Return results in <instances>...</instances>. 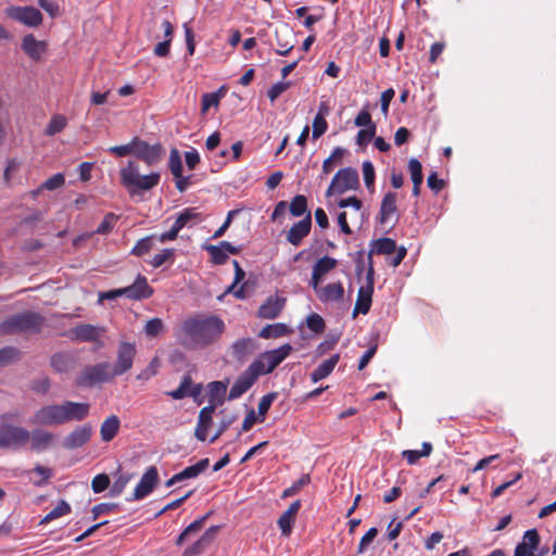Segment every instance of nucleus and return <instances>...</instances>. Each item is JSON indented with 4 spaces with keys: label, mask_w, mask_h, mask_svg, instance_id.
Returning a JSON list of instances; mask_svg holds the SVG:
<instances>
[{
    "label": "nucleus",
    "mask_w": 556,
    "mask_h": 556,
    "mask_svg": "<svg viewBox=\"0 0 556 556\" xmlns=\"http://www.w3.org/2000/svg\"><path fill=\"white\" fill-rule=\"evenodd\" d=\"M104 332L105 329L103 327L90 324H79L70 330L68 337L73 341L91 342L96 344L97 349H102L104 343L101 340V337Z\"/></svg>",
    "instance_id": "obj_9"
},
{
    "label": "nucleus",
    "mask_w": 556,
    "mask_h": 556,
    "mask_svg": "<svg viewBox=\"0 0 556 556\" xmlns=\"http://www.w3.org/2000/svg\"><path fill=\"white\" fill-rule=\"evenodd\" d=\"M5 14L28 27H37L42 23L41 12L34 7L12 5L5 9Z\"/></svg>",
    "instance_id": "obj_10"
},
{
    "label": "nucleus",
    "mask_w": 556,
    "mask_h": 556,
    "mask_svg": "<svg viewBox=\"0 0 556 556\" xmlns=\"http://www.w3.org/2000/svg\"><path fill=\"white\" fill-rule=\"evenodd\" d=\"M291 86L290 81H278L271 86L268 90L267 96L271 102H274L281 93H283Z\"/></svg>",
    "instance_id": "obj_62"
},
{
    "label": "nucleus",
    "mask_w": 556,
    "mask_h": 556,
    "mask_svg": "<svg viewBox=\"0 0 556 556\" xmlns=\"http://www.w3.org/2000/svg\"><path fill=\"white\" fill-rule=\"evenodd\" d=\"M338 261L330 256H323L313 266L309 285L313 289H317L324 277L337 267Z\"/></svg>",
    "instance_id": "obj_16"
},
{
    "label": "nucleus",
    "mask_w": 556,
    "mask_h": 556,
    "mask_svg": "<svg viewBox=\"0 0 556 556\" xmlns=\"http://www.w3.org/2000/svg\"><path fill=\"white\" fill-rule=\"evenodd\" d=\"M276 35L278 40V49L276 50V53L279 55H287L293 49V45L288 40L282 41L280 39V35L292 36L291 30L285 27L280 33L277 31Z\"/></svg>",
    "instance_id": "obj_52"
},
{
    "label": "nucleus",
    "mask_w": 556,
    "mask_h": 556,
    "mask_svg": "<svg viewBox=\"0 0 556 556\" xmlns=\"http://www.w3.org/2000/svg\"><path fill=\"white\" fill-rule=\"evenodd\" d=\"M252 339H240L232 344V353L235 357L241 359L252 349Z\"/></svg>",
    "instance_id": "obj_47"
},
{
    "label": "nucleus",
    "mask_w": 556,
    "mask_h": 556,
    "mask_svg": "<svg viewBox=\"0 0 556 556\" xmlns=\"http://www.w3.org/2000/svg\"><path fill=\"white\" fill-rule=\"evenodd\" d=\"M372 268L370 267L367 274V283L366 286H362L357 292V299L355 303V307L353 311V316L355 317L357 314H367L371 306V296L374 292V279H372Z\"/></svg>",
    "instance_id": "obj_13"
},
{
    "label": "nucleus",
    "mask_w": 556,
    "mask_h": 556,
    "mask_svg": "<svg viewBox=\"0 0 556 556\" xmlns=\"http://www.w3.org/2000/svg\"><path fill=\"white\" fill-rule=\"evenodd\" d=\"M164 330V324L160 318H153L147 321L144 326V332L147 337L155 338L160 336Z\"/></svg>",
    "instance_id": "obj_51"
},
{
    "label": "nucleus",
    "mask_w": 556,
    "mask_h": 556,
    "mask_svg": "<svg viewBox=\"0 0 556 556\" xmlns=\"http://www.w3.org/2000/svg\"><path fill=\"white\" fill-rule=\"evenodd\" d=\"M75 365V357L66 352L55 353L51 357V366L59 372H67Z\"/></svg>",
    "instance_id": "obj_31"
},
{
    "label": "nucleus",
    "mask_w": 556,
    "mask_h": 556,
    "mask_svg": "<svg viewBox=\"0 0 556 556\" xmlns=\"http://www.w3.org/2000/svg\"><path fill=\"white\" fill-rule=\"evenodd\" d=\"M30 439V432L23 428L13 425H0V447L18 450L25 446Z\"/></svg>",
    "instance_id": "obj_7"
},
{
    "label": "nucleus",
    "mask_w": 556,
    "mask_h": 556,
    "mask_svg": "<svg viewBox=\"0 0 556 556\" xmlns=\"http://www.w3.org/2000/svg\"><path fill=\"white\" fill-rule=\"evenodd\" d=\"M317 298L324 302H338L343 299L344 288L341 282H331L324 287L317 286V289H314Z\"/></svg>",
    "instance_id": "obj_21"
},
{
    "label": "nucleus",
    "mask_w": 556,
    "mask_h": 556,
    "mask_svg": "<svg viewBox=\"0 0 556 556\" xmlns=\"http://www.w3.org/2000/svg\"><path fill=\"white\" fill-rule=\"evenodd\" d=\"M115 377L112 365L109 363H99L87 366L78 376L77 384L81 387H92L97 383L106 382Z\"/></svg>",
    "instance_id": "obj_8"
},
{
    "label": "nucleus",
    "mask_w": 556,
    "mask_h": 556,
    "mask_svg": "<svg viewBox=\"0 0 556 556\" xmlns=\"http://www.w3.org/2000/svg\"><path fill=\"white\" fill-rule=\"evenodd\" d=\"M328 124L326 122V118L321 116H315L313 121V132L312 137L313 139H318L320 136H323L327 130Z\"/></svg>",
    "instance_id": "obj_61"
},
{
    "label": "nucleus",
    "mask_w": 556,
    "mask_h": 556,
    "mask_svg": "<svg viewBox=\"0 0 556 556\" xmlns=\"http://www.w3.org/2000/svg\"><path fill=\"white\" fill-rule=\"evenodd\" d=\"M225 89L220 88L216 92L204 93L202 96V113L205 114L211 108H218L219 101L225 96Z\"/></svg>",
    "instance_id": "obj_38"
},
{
    "label": "nucleus",
    "mask_w": 556,
    "mask_h": 556,
    "mask_svg": "<svg viewBox=\"0 0 556 556\" xmlns=\"http://www.w3.org/2000/svg\"><path fill=\"white\" fill-rule=\"evenodd\" d=\"M290 213L295 216V217H299V216H302L306 213L307 211V200L304 195L302 194H298L295 195L291 203H290Z\"/></svg>",
    "instance_id": "obj_42"
},
{
    "label": "nucleus",
    "mask_w": 556,
    "mask_h": 556,
    "mask_svg": "<svg viewBox=\"0 0 556 556\" xmlns=\"http://www.w3.org/2000/svg\"><path fill=\"white\" fill-rule=\"evenodd\" d=\"M38 4L52 18L60 15V7L53 0H38Z\"/></svg>",
    "instance_id": "obj_64"
},
{
    "label": "nucleus",
    "mask_w": 556,
    "mask_h": 556,
    "mask_svg": "<svg viewBox=\"0 0 556 556\" xmlns=\"http://www.w3.org/2000/svg\"><path fill=\"white\" fill-rule=\"evenodd\" d=\"M224 329V321L216 316H194L182 323L178 338L184 346L197 349L213 343Z\"/></svg>",
    "instance_id": "obj_1"
},
{
    "label": "nucleus",
    "mask_w": 556,
    "mask_h": 556,
    "mask_svg": "<svg viewBox=\"0 0 556 556\" xmlns=\"http://www.w3.org/2000/svg\"><path fill=\"white\" fill-rule=\"evenodd\" d=\"M67 125V118L64 115L55 114L51 117L45 129L47 136H54L61 132Z\"/></svg>",
    "instance_id": "obj_39"
},
{
    "label": "nucleus",
    "mask_w": 556,
    "mask_h": 556,
    "mask_svg": "<svg viewBox=\"0 0 556 556\" xmlns=\"http://www.w3.org/2000/svg\"><path fill=\"white\" fill-rule=\"evenodd\" d=\"M203 249L210 253L212 261L215 264H224L228 258L226 251L220 247V244H218V245L207 244V245H204Z\"/></svg>",
    "instance_id": "obj_48"
},
{
    "label": "nucleus",
    "mask_w": 556,
    "mask_h": 556,
    "mask_svg": "<svg viewBox=\"0 0 556 556\" xmlns=\"http://www.w3.org/2000/svg\"><path fill=\"white\" fill-rule=\"evenodd\" d=\"M159 481V472L156 467L151 466L141 477L139 483L136 485L132 501H140L148 496L155 488Z\"/></svg>",
    "instance_id": "obj_14"
},
{
    "label": "nucleus",
    "mask_w": 556,
    "mask_h": 556,
    "mask_svg": "<svg viewBox=\"0 0 556 556\" xmlns=\"http://www.w3.org/2000/svg\"><path fill=\"white\" fill-rule=\"evenodd\" d=\"M110 485V478L105 473L97 475L91 482V486L94 493H101Z\"/></svg>",
    "instance_id": "obj_60"
},
{
    "label": "nucleus",
    "mask_w": 556,
    "mask_h": 556,
    "mask_svg": "<svg viewBox=\"0 0 556 556\" xmlns=\"http://www.w3.org/2000/svg\"><path fill=\"white\" fill-rule=\"evenodd\" d=\"M340 359L339 354H333L330 358L324 361L318 367L312 372L311 378L313 382H318L319 380L328 377L337 366Z\"/></svg>",
    "instance_id": "obj_30"
},
{
    "label": "nucleus",
    "mask_w": 556,
    "mask_h": 556,
    "mask_svg": "<svg viewBox=\"0 0 556 556\" xmlns=\"http://www.w3.org/2000/svg\"><path fill=\"white\" fill-rule=\"evenodd\" d=\"M226 392H227V382H224V381L211 382L208 384L210 404H214L215 406L218 404H223Z\"/></svg>",
    "instance_id": "obj_36"
},
{
    "label": "nucleus",
    "mask_w": 556,
    "mask_h": 556,
    "mask_svg": "<svg viewBox=\"0 0 556 556\" xmlns=\"http://www.w3.org/2000/svg\"><path fill=\"white\" fill-rule=\"evenodd\" d=\"M43 318L34 312L16 314L0 324V332H37L40 330Z\"/></svg>",
    "instance_id": "obj_4"
},
{
    "label": "nucleus",
    "mask_w": 556,
    "mask_h": 556,
    "mask_svg": "<svg viewBox=\"0 0 556 556\" xmlns=\"http://www.w3.org/2000/svg\"><path fill=\"white\" fill-rule=\"evenodd\" d=\"M90 405L84 402L63 401L41 406L31 417V424L40 427L81 421L89 415Z\"/></svg>",
    "instance_id": "obj_2"
},
{
    "label": "nucleus",
    "mask_w": 556,
    "mask_h": 556,
    "mask_svg": "<svg viewBox=\"0 0 556 556\" xmlns=\"http://www.w3.org/2000/svg\"><path fill=\"white\" fill-rule=\"evenodd\" d=\"M30 432V448L35 452H43L52 446L54 441V435L48 430L45 429H35Z\"/></svg>",
    "instance_id": "obj_22"
},
{
    "label": "nucleus",
    "mask_w": 556,
    "mask_h": 556,
    "mask_svg": "<svg viewBox=\"0 0 556 556\" xmlns=\"http://www.w3.org/2000/svg\"><path fill=\"white\" fill-rule=\"evenodd\" d=\"M210 460L207 458L199 460L197 464L185 468L182 471L176 473V480L179 482L197 478L208 467Z\"/></svg>",
    "instance_id": "obj_33"
},
{
    "label": "nucleus",
    "mask_w": 556,
    "mask_h": 556,
    "mask_svg": "<svg viewBox=\"0 0 556 556\" xmlns=\"http://www.w3.org/2000/svg\"><path fill=\"white\" fill-rule=\"evenodd\" d=\"M521 543L536 551L540 543V536L538 534V531L535 529L526 531Z\"/></svg>",
    "instance_id": "obj_63"
},
{
    "label": "nucleus",
    "mask_w": 556,
    "mask_h": 556,
    "mask_svg": "<svg viewBox=\"0 0 556 556\" xmlns=\"http://www.w3.org/2000/svg\"><path fill=\"white\" fill-rule=\"evenodd\" d=\"M119 175L122 185L131 195L153 189L161 179L159 173L141 175L139 165L132 161H129L126 166L121 168Z\"/></svg>",
    "instance_id": "obj_3"
},
{
    "label": "nucleus",
    "mask_w": 556,
    "mask_h": 556,
    "mask_svg": "<svg viewBox=\"0 0 556 556\" xmlns=\"http://www.w3.org/2000/svg\"><path fill=\"white\" fill-rule=\"evenodd\" d=\"M136 353L137 349L134 343L122 341L118 344L116 362L112 366L115 376H121L132 367Z\"/></svg>",
    "instance_id": "obj_11"
},
{
    "label": "nucleus",
    "mask_w": 556,
    "mask_h": 556,
    "mask_svg": "<svg viewBox=\"0 0 556 556\" xmlns=\"http://www.w3.org/2000/svg\"><path fill=\"white\" fill-rule=\"evenodd\" d=\"M160 367V361L157 357H154L147 368H144L138 376L139 380H149L151 377L155 376Z\"/></svg>",
    "instance_id": "obj_59"
},
{
    "label": "nucleus",
    "mask_w": 556,
    "mask_h": 556,
    "mask_svg": "<svg viewBox=\"0 0 556 556\" xmlns=\"http://www.w3.org/2000/svg\"><path fill=\"white\" fill-rule=\"evenodd\" d=\"M155 236H149L139 240L131 250V254L136 256H142L148 253L154 247Z\"/></svg>",
    "instance_id": "obj_45"
},
{
    "label": "nucleus",
    "mask_w": 556,
    "mask_h": 556,
    "mask_svg": "<svg viewBox=\"0 0 556 556\" xmlns=\"http://www.w3.org/2000/svg\"><path fill=\"white\" fill-rule=\"evenodd\" d=\"M153 293L152 288L149 286L148 280L143 276H138L132 285L124 288V295L131 300H142L151 296Z\"/></svg>",
    "instance_id": "obj_20"
},
{
    "label": "nucleus",
    "mask_w": 556,
    "mask_h": 556,
    "mask_svg": "<svg viewBox=\"0 0 556 556\" xmlns=\"http://www.w3.org/2000/svg\"><path fill=\"white\" fill-rule=\"evenodd\" d=\"M169 169L174 177H180L182 174V163L179 152L176 149L170 151L169 155Z\"/></svg>",
    "instance_id": "obj_54"
},
{
    "label": "nucleus",
    "mask_w": 556,
    "mask_h": 556,
    "mask_svg": "<svg viewBox=\"0 0 556 556\" xmlns=\"http://www.w3.org/2000/svg\"><path fill=\"white\" fill-rule=\"evenodd\" d=\"M92 435V427L89 425L78 426L73 429L63 440V447L75 450L86 445Z\"/></svg>",
    "instance_id": "obj_15"
},
{
    "label": "nucleus",
    "mask_w": 556,
    "mask_h": 556,
    "mask_svg": "<svg viewBox=\"0 0 556 556\" xmlns=\"http://www.w3.org/2000/svg\"><path fill=\"white\" fill-rule=\"evenodd\" d=\"M121 420L116 415L109 416L100 427V434L103 442L112 441L118 433Z\"/></svg>",
    "instance_id": "obj_29"
},
{
    "label": "nucleus",
    "mask_w": 556,
    "mask_h": 556,
    "mask_svg": "<svg viewBox=\"0 0 556 556\" xmlns=\"http://www.w3.org/2000/svg\"><path fill=\"white\" fill-rule=\"evenodd\" d=\"M22 48L24 52L33 60H39L46 49L43 41H38L31 34L23 38Z\"/></svg>",
    "instance_id": "obj_28"
},
{
    "label": "nucleus",
    "mask_w": 556,
    "mask_h": 556,
    "mask_svg": "<svg viewBox=\"0 0 556 556\" xmlns=\"http://www.w3.org/2000/svg\"><path fill=\"white\" fill-rule=\"evenodd\" d=\"M312 228V216L307 213L303 219L295 223L287 232V240L294 247H299Z\"/></svg>",
    "instance_id": "obj_19"
},
{
    "label": "nucleus",
    "mask_w": 556,
    "mask_h": 556,
    "mask_svg": "<svg viewBox=\"0 0 556 556\" xmlns=\"http://www.w3.org/2000/svg\"><path fill=\"white\" fill-rule=\"evenodd\" d=\"M233 266H235V280H233L232 285L227 288L225 293H233V295L237 299L242 300L245 298L244 288H243V286H241L239 289H237V285L244 279L245 273L241 268L238 261H233Z\"/></svg>",
    "instance_id": "obj_34"
},
{
    "label": "nucleus",
    "mask_w": 556,
    "mask_h": 556,
    "mask_svg": "<svg viewBox=\"0 0 556 556\" xmlns=\"http://www.w3.org/2000/svg\"><path fill=\"white\" fill-rule=\"evenodd\" d=\"M130 479L131 476L128 473H123L119 477H117L114 483L112 484L111 494L113 496H118L119 494H122Z\"/></svg>",
    "instance_id": "obj_57"
},
{
    "label": "nucleus",
    "mask_w": 556,
    "mask_h": 556,
    "mask_svg": "<svg viewBox=\"0 0 556 556\" xmlns=\"http://www.w3.org/2000/svg\"><path fill=\"white\" fill-rule=\"evenodd\" d=\"M359 187L358 173L355 168L345 167L340 169L331 180L326 197L342 194L350 190H356Z\"/></svg>",
    "instance_id": "obj_6"
},
{
    "label": "nucleus",
    "mask_w": 556,
    "mask_h": 556,
    "mask_svg": "<svg viewBox=\"0 0 556 556\" xmlns=\"http://www.w3.org/2000/svg\"><path fill=\"white\" fill-rule=\"evenodd\" d=\"M338 206L341 207V208L349 207V206L353 207V210H354V219L358 220V222L363 220V213L361 212V210L363 207V203L356 197H350L348 199L340 200L338 202Z\"/></svg>",
    "instance_id": "obj_41"
},
{
    "label": "nucleus",
    "mask_w": 556,
    "mask_h": 556,
    "mask_svg": "<svg viewBox=\"0 0 556 556\" xmlns=\"http://www.w3.org/2000/svg\"><path fill=\"white\" fill-rule=\"evenodd\" d=\"M116 220H117V216L115 214L108 213L94 232L99 233V235L109 233L113 229Z\"/></svg>",
    "instance_id": "obj_55"
},
{
    "label": "nucleus",
    "mask_w": 556,
    "mask_h": 556,
    "mask_svg": "<svg viewBox=\"0 0 556 556\" xmlns=\"http://www.w3.org/2000/svg\"><path fill=\"white\" fill-rule=\"evenodd\" d=\"M397 250L396 243L391 238H381L374 242L370 254L392 255Z\"/></svg>",
    "instance_id": "obj_35"
},
{
    "label": "nucleus",
    "mask_w": 556,
    "mask_h": 556,
    "mask_svg": "<svg viewBox=\"0 0 556 556\" xmlns=\"http://www.w3.org/2000/svg\"><path fill=\"white\" fill-rule=\"evenodd\" d=\"M364 181L367 189L372 193L375 190V168L370 161H365L362 165Z\"/></svg>",
    "instance_id": "obj_44"
},
{
    "label": "nucleus",
    "mask_w": 556,
    "mask_h": 556,
    "mask_svg": "<svg viewBox=\"0 0 556 556\" xmlns=\"http://www.w3.org/2000/svg\"><path fill=\"white\" fill-rule=\"evenodd\" d=\"M203 525V519L195 520L190 523L177 538L176 544L181 545L189 536L200 531Z\"/></svg>",
    "instance_id": "obj_53"
},
{
    "label": "nucleus",
    "mask_w": 556,
    "mask_h": 556,
    "mask_svg": "<svg viewBox=\"0 0 556 556\" xmlns=\"http://www.w3.org/2000/svg\"><path fill=\"white\" fill-rule=\"evenodd\" d=\"M301 508V502L295 501L293 502L289 508L279 517L278 519V527L281 530V534L286 538H288L291 532L292 528L295 521V517Z\"/></svg>",
    "instance_id": "obj_25"
},
{
    "label": "nucleus",
    "mask_w": 556,
    "mask_h": 556,
    "mask_svg": "<svg viewBox=\"0 0 556 556\" xmlns=\"http://www.w3.org/2000/svg\"><path fill=\"white\" fill-rule=\"evenodd\" d=\"M258 376L252 370L249 366L245 371H243L238 379L235 381L233 386L229 391L228 399L236 400L244 394L257 380Z\"/></svg>",
    "instance_id": "obj_17"
},
{
    "label": "nucleus",
    "mask_w": 556,
    "mask_h": 556,
    "mask_svg": "<svg viewBox=\"0 0 556 556\" xmlns=\"http://www.w3.org/2000/svg\"><path fill=\"white\" fill-rule=\"evenodd\" d=\"M162 27L164 29L165 40L162 42H159L154 47V50H153L154 54L160 58H164V56L168 55L169 49H170L172 37H173V26L168 21H163Z\"/></svg>",
    "instance_id": "obj_32"
},
{
    "label": "nucleus",
    "mask_w": 556,
    "mask_h": 556,
    "mask_svg": "<svg viewBox=\"0 0 556 556\" xmlns=\"http://www.w3.org/2000/svg\"><path fill=\"white\" fill-rule=\"evenodd\" d=\"M292 350L293 348L290 344H283L278 349L267 351L255 359L250 367L258 377L269 374L290 355Z\"/></svg>",
    "instance_id": "obj_5"
},
{
    "label": "nucleus",
    "mask_w": 556,
    "mask_h": 556,
    "mask_svg": "<svg viewBox=\"0 0 556 556\" xmlns=\"http://www.w3.org/2000/svg\"><path fill=\"white\" fill-rule=\"evenodd\" d=\"M65 184V177L63 174L61 173H58V174H54L52 177H50L49 179H47L39 188V190H37L35 192V194H37L40 190H55V189H59L61 187H63V185Z\"/></svg>",
    "instance_id": "obj_50"
},
{
    "label": "nucleus",
    "mask_w": 556,
    "mask_h": 556,
    "mask_svg": "<svg viewBox=\"0 0 556 556\" xmlns=\"http://www.w3.org/2000/svg\"><path fill=\"white\" fill-rule=\"evenodd\" d=\"M71 510H72L71 505L66 501L62 500L58 503V505L49 514H47L40 520L39 525H47L54 519L66 516L71 513Z\"/></svg>",
    "instance_id": "obj_37"
},
{
    "label": "nucleus",
    "mask_w": 556,
    "mask_h": 556,
    "mask_svg": "<svg viewBox=\"0 0 556 556\" xmlns=\"http://www.w3.org/2000/svg\"><path fill=\"white\" fill-rule=\"evenodd\" d=\"M201 391V386H192L190 376H185L176 390L167 392V395L174 400H181L187 396H197Z\"/></svg>",
    "instance_id": "obj_26"
},
{
    "label": "nucleus",
    "mask_w": 556,
    "mask_h": 556,
    "mask_svg": "<svg viewBox=\"0 0 556 556\" xmlns=\"http://www.w3.org/2000/svg\"><path fill=\"white\" fill-rule=\"evenodd\" d=\"M174 255H175L174 249H164L160 253L155 254L152 257V260L150 261V264L152 267L159 268L167 262L173 263Z\"/></svg>",
    "instance_id": "obj_43"
},
{
    "label": "nucleus",
    "mask_w": 556,
    "mask_h": 556,
    "mask_svg": "<svg viewBox=\"0 0 556 556\" xmlns=\"http://www.w3.org/2000/svg\"><path fill=\"white\" fill-rule=\"evenodd\" d=\"M131 154L148 165H153L161 159V147L159 144L150 146L146 141L135 138L132 139Z\"/></svg>",
    "instance_id": "obj_12"
},
{
    "label": "nucleus",
    "mask_w": 556,
    "mask_h": 556,
    "mask_svg": "<svg viewBox=\"0 0 556 556\" xmlns=\"http://www.w3.org/2000/svg\"><path fill=\"white\" fill-rule=\"evenodd\" d=\"M215 412V405L210 404L200 410L198 425L195 428V437L200 441H205L207 438L208 428L213 421V414Z\"/></svg>",
    "instance_id": "obj_24"
},
{
    "label": "nucleus",
    "mask_w": 556,
    "mask_h": 556,
    "mask_svg": "<svg viewBox=\"0 0 556 556\" xmlns=\"http://www.w3.org/2000/svg\"><path fill=\"white\" fill-rule=\"evenodd\" d=\"M285 303V298L278 295L269 296L266 302L260 306L257 315L264 319H274L280 314Z\"/></svg>",
    "instance_id": "obj_23"
},
{
    "label": "nucleus",
    "mask_w": 556,
    "mask_h": 556,
    "mask_svg": "<svg viewBox=\"0 0 556 556\" xmlns=\"http://www.w3.org/2000/svg\"><path fill=\"white\" fill-rule=\"evenodd\" d=\"M397 212L396 193L388 192L384 194L379 212V220L381 224L388 223Z\"/></svg>",
    "instance_id": "obj_27"
},
{
    "label": "nucleus",
    "mask_w": 556,
    "mask_h": 556,
    "mask_svg": "<svg viewBox=\"0 0 556 556\" xmlns=\"http://www.w3.org/2000/svg\"><path fill=\"white\" fill-rule=\"evenodd\" d=\"M311 482L309 475H302L299 480H296L290 488L283 491V497H289L295 495L303 486L307 485Z\"/></svg>",
    "instance_id": "obj_56"
},
{
    "label": "nucleus",
    "mask_w": 556,
    "mask_h": 556,
    "mask_svg": "<svg viewBox=\"0 0 556 556\" xmlns=\"http://www.w3.org/2000/svg\"><path fill=\"white\" fill-rule=\"evenodd\" d=\"M408 172L410 174V179L413 185H421L424 180L422 175V166L421 163L417 159H410L408 162Z\"/></svg>",
    "instance_id": "obj_46"
},
{
    "label": "nucleus",
    "mask_w": 556,
    "mask_h": 556,
    "mask_svg": "<svg viewBox=\"0 0 556 556\" xmlns=\"http://www.w3.org/2000/svg\"><path fill=\"white\" fill-rule=\"evenodd\" d=\"M218 530V526L208 528L199 540L184 551L182 556H199L203 554L214 541Z\"/></svg>",
    "instance_id": "obj_18"
},
{
    "label": "nucleus",
    "mask_w": 556,
    "mask_h": 556,
    "mask_svg": "<svg viewBox=\"0 0 556 556\" xmlns=\"http://www.w3.org/2000/svg\"><path fill=\"white\" fill-rule=\"evenodd\" d=\"M376 134V125H370L368 128L361 129L357 132L356 142L358 146H367L371 141Z\"/></svg>",
    "instance_id": "obj_58"
},
{
    "label": "nucleus",
    "mask_w": 556,
    "mask_h": 556,
    "mask_svg": "<svg viewBox=\"0 0 556 556\" xmlns=\"http://www.w3.org/2000/svg\"><path fill=\"white\" fill-rule=\"evenodd\" d=\"M287 332V327L283 324H276V325H269L264 327L261 332L260 337L262 338H278L282 337Z\"/></svg>",
    "instance_id": "obj_49"
},
{
    "label": "nucleus",
    "mask_w": 556,
    "mask_h": 556,
    "mask_svg": "<svg viewBox=\"0 0 556 556\" xmlns=\"http://www.w3.org/2000/svg\"><path fill=\"white\" fill-rule=\"evenodd\" d=\"M178 218L182 222L185 227H192L202 220L201 214L193 207L185 208Z\"/></svg>",
    "instance_id": "obj_40"
}]
</instances>
